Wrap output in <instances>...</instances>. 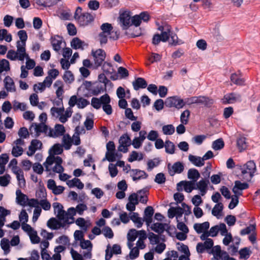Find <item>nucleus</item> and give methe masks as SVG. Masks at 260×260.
I'll return each mask as SVG.
<instances>
[{
	"instance_id": "f257e3e1",
	"label": "nucleus",
	"mask_w": 260,
	"mask_h": 260,
	"mask_svg": "<svg viewBox=\"0 0 260 260\" xmlns=\"http://www.w3.org/2000/svg\"><path fill=\"white\" fill-rule=\"evenodd\" d=\"M240 170L242 178L246 181H250L256 171V165L253 160H249L241 166Z\"/></svg>"
},
{
	"instance_id": "f03ea898",
	"label": "nucleus",
	"mask_w": 260,
	"mask_h": 260,
	"mask_svg": "<svg viewBox=\"0 0 260 260\" xmlns=\"http://www.w3.org/2000/svg\"><path fill=\"white\" fill-rule=\"evenodd\" d=\"M184 106H190L193 104H202L205 106L210 107L213 104V100L207 96H191L183 99Z\"/></svg>"
},
{
	"instance_id": "7ed1b4c3",
	"label": "nucleus",
	"mask_w": 260,
	"mask_h": 260,
	"mask_svg": "<svg viewBox=\"0 0 260 260\" xmlns=\"http://www.w3.org/2000/svg\"><path fill=\"white\" fill-rule=\"evenodd\" d=\"M17 51L14 50H9L7 54V57L11 60H15L18 59L20 61H23L24 58L27 57L28 58V55L26 53V49L24 47L19 46V44L16 45Z\"/></svg>"
},
{
	"instance_id": "20e7f679",
	"label": "nucleus",
	"mask_w": 260,
	"mask_h": 260,
	"mask_svg": "<svg viewBox=\"0 0 260 260\" xmlns=\"http://www.w3.org/2000/svg\"><path fill=\"white\" fill-rule=\"evenodd\" d=\"M91 55L93 58V66L95 69L101 66L105 59L106 54L104 50L99 49L96 50H92Z\"/></svg>"
},
{
	"instance_id": "39448f33",
	"label": "nucleus",
	"mask_w": 260,
	"mask_h": 260,
	"mask_svg": "<svg viewBox=\"0 0 260 260\" xmlns=\"http://www.w3.org/2000/svg\"><path fill=\"white\" fill-rule=\"evenodd\" d=\"M119 19V24L122 29H127L132 25L131 12L129 11H125L122 13H120Z\"/></svg>"
},
{
	"instance_id": "423d86ee",
	"label": "nucleus",
	"mask_w": 260,
	"mask_h": 260,
	"mask_svg": "<svg viewBox=\"0 0 260 260\" xmlns=\"http://www.w3.org/2000/svg\"><path fill=\"white\" fill-rule=\"evenodd\" d=\"M165 105L167 107H175L179 109L184 107L183 99L177 96L169 97L165 101Z\"/></svg>"
},
{
	"instance_id": "0eeeda50",
	"label": "nucleus",
	"mask_w": 260,
	"mask_h": 260,
	"mask_svg": "<svg viewBox=\"0 0 260 260\" xmlns=\"http://www.w3.org/2000/svg\"><path fill=\"white\" fill-rule=\"evenodd\" d=\"M183 187L184 190L188 193L196 189L195 182L191 181H181L177 184V190L179 191H182Z\"/></svg>"
},
{
	"instance_id": "6e6552de",
	"label": "nucleus",
	"mask_w": 260,
	"mask_h": 260,
	"mask_svg": "<svg viewBox=\"0 0 260 260\" xmlns=\"http://www.w3.org/2000/svg\"><path fill=\"white\" fill-rule=\"evenodd\" d=\"M151 229L152 230L159 234L163 233L164 231H166L170 236H171L170 231L172 228L167 223H162L159 222L154 223L151 225Z\"/></svg>"
},
{
	"instance_id": "1a4fd4ad",
	"label": "nucleus",
	"mask_w": 260,
	"mask_h": 260,
	"mask_svg": "<svg viewBox=\"0 0 260 260\" xmlns=\"http://www.w3.org/2000/svg\"><path fill=\"white\" fill-rule=\"evenodd\" d=\"M130 141V138L126 134L122 135L119 139L118 151L124 153L127 152L128 151L127 146L131 144Z\"/></svg>"
},
{
	"instance_id": "9d476101",
	"label": "nucleus",
	"mask_w": 260,
	"mask_h": 260,
	"mask_svg": "<svg viewBox=\"0 0 260 260\" xmlns=\"http://www.w3.org/2000/svg\"><path fill=\"white\" fill-rule=\"evenodd\" d=\"M65 132L66 130L63 125L56 124L54 126V129L49 128L48 136L52 138H57L61 136H64Z\"/></svg>"
},
{
	"instance_id": "9b49d317",
	"label": "nucleus",
	"mask_w": 260,
	"mask_h": 260,
	"mask_svg": "<svg viewBox=\"0 0 260 260\" xmlns=\"http://www.w3.org/2000/svg\"><path fill=\"white\" fill-rule=\"evenodd\" d=\"M241 101V95L235 92L228 93L224 95L223 98L221 99L222 103L223 104H233L236 102Z\"/></svg>"
},
{
	"instance_id": "f8f14e48",
	"label": "nucleus",
	"mask_w": 260,
	"mask_h": 260,
	"mask_svg": "<svg viewBox=\"0 0 260 260\" xmlns=\"http://www.w3.org/2000/svg\"><path fill=\"white\" fill-rule=\"evenodd\" d=\"M94 19V17L92 14L87 12L83 13V14L78 17V22L80 26H85L92 22Z\"/></svg>"
},
{
	"instance_id": "ddd939ff",
	"label": "nucleus",
	"mask_w": 260,
	"mask_h": 260,
	"mask_svg": "<svg viewBox=\"0 0 260 260\" xmlns=\"http://www.w3.org/2000/svg\"><path fill=\"white\" fill-rule=\"evenodd\" d=\"M171 164H169L168 168L169 170V174L171 176H174L175 174H180L181 173L184 169V165L180 161H177L175 162L173 166L170 167Z\"/></svg>"
},
{
	"instance_id": "4468645a",
	"label": "nucleus",
	"mask_w": 260,
	"mask_h": 260,
	"mask_svg": "<svg viewBox=\"0 0 260 260\" xmlns=\"http://www.w3.org/2000/svg\"><path fill=\"white\" fill-rule=\"evenodd\" d=\"M154 210L152 206H147L144 210L143 220L145 221L146 224L149 226L152 222V216Z\"/></svg>"
},
{
	"instance_id": "2eb2a0df",
	"label": "nucleus",
	"mask_w": 260,
	"mask_h": 260,
	"mask_svg": "<svg viewBox=\"0 0 260 260\" xmlns=\"http://www.w3.org/2000/svg\"><path fill=\"white\" fill-rule=\"evenodd\" d=\"M209 184V180H206L202 179L199 182H195L196 189H198L200 191L201 194L202 196H204L207 191L208 184Z\"/></svg>"
},
{
	"instance_id": "dca6fc26",
	"label": "nucleus",
	"mask_w": 260,
	"mask_h": 260,
	"mask_svg": "<svg viewBox=\"0 0 260 260\" xmlns=\"http://www.w3.org/2000/svg\"><path fill=\"white\" fill-rule=\"evenodd\" d=\"M13 173L16 175V178L18 182V186L20 188H23L25 187L26 182L24 177V173L21 169H17L15 168L13 169Z\"/></svg>"
},
{
	"instance_id": "f3484780",
	"label": "nucleus",
	"mask_w": 260,
	"mask_h": 260,
	"mask_svg": "<svg viewBox=\"0 0 260 260\" xmlns=\"http://www.w3.org/2000/svg\"><path fill=\"white\" fill-rule=\"evenodd\" d=\"M47 225L49 228L53 230H58L60 228L65 226L64 223H62L61 222L54 217H52L48 220Z\"/></svg>"
},
{
	"instance_id": "a211bd4d",
	"label": "nucleus",
	"mask_w": 260,
	"mask_h": 260,
	"mask_svg": "<svg viewBox=\"0 0 260 260\" xmlns=\"http://www.w3.org/2000/svg\"><path fill=\"white\" fill-rule=\"evenodd\" d=\"M132 174L131 176L133 178V180L135 181L146 179L148 177V174L144 171L139 169H132L131 170Z\"/></svg>"
},
{
	"instance_id": "6ab92c4d",
	"label": "nucleus",
	"mask_w": 260,
	"mask_h": 260,
	"mask_svg": "<svg viewBox=\"0 0 260 260\" xmlns=\"http://www.w3.org/2000/svg\"><path fill=\"white\" fill-rule=\"evenodd\" d=\"M34 125L35 126L34 128L36 133L37 136H39L41 133H44L48 135L49 128H48V126L45 124L44 123H41L38 124L36 123H32L30 128V131H31Z\"/></svg>"
},
{
	"instance_id": "aec40b11",
	"label": "nucleus",
	"mask_w": 260,
	"mask_h": 260,
	"mask_svg": "<svg viewBox=\"0 0 260 260\" xmlns=\"http://www.w3.org/2000/svg\"><path fill=\"white\" fill-rule=\"evenodd\" d=\"M249 187V185L246 182L242 183L240 181L237 180L235 182V185L232 189L233 192L235 194L239 196L242 195V192H239L238 190H242L246 189Z\"/></svg>"
},
{
	"instance_id": "412c9836",
	"label": "nucleus",
	"mask_w": 260,
	"mask_h": 260,
	"mask_svg": "<svg viewBox=\"0 0 260 260\" xmlns=\"http://www.w3.org/2000/svg\"><path fill=\"white\" fill-rule=\"evenodd\" d=\"M51 44L53 49L58 52L61 49V44L62 43V38L58 35L52 37L51 38Z\"/></svg>"
},
{
	"instance_id": "4be33fe9",
	"label": "nucleus",
	"mask_w": 260,
	"mask_h": 260,
	"mask_svg": "<svg viewBox=\"0 0 260 260\" xmlns=\"http://www.w3.org/2000/svg\"><path fill=\"white\" fill-rule=\"evenodd\" d=\"M134 89L138 90L140 88H145L147 86L146 81L143 78L138 77L133 82Z\"/></svg>"
},
{
	"instance_id": "5701e85b",
	"label": "nucleus",
	"mask_w": 260,
	"mask_h": 260,
	"mask_svg": "<svg viewBox=\"0 0 260 260\" xmlns=\"http://www.w3.org/2000/svg\"><path fill=\"white\" fill-rule=\"evenodd\" d=\"M5 87L8 91L15 92V86L13 80L10 76H7L4 80Z\"/></svg>"
},
{
	"instance_id": "b1692460",
	"label": "nucleus",
	"mask_w": 260,
	"mask_h": 260,
	"mask_svg": "<svg viewBox=\"0 0 260 260\" xmlns=\"http://www.w3.org/2000/svg\"><path fill=\"white\" fill-rule=\"evenodd\" d=\"M17 35L19 38L20 41H17L16 45H18V43L19 44V46L25 48L26 42L28 37L26 31L24 30H20L18 32Z\"/></svg>"
},
{
	"instance_id": "393cba45",
	"label": "nucleus",
	"mask_w": 260,
	"mask_h": 260,
	"mask_svg": "<svg viewBox=\"0 0 260 260\" xmlns=\"http://www.w3.org/2000/svg\"><path fill=\"white\" fill-rule=\"evenodd\" d=\"M241 74L239 72V73H233L231 76V81L238 85H243L245 83V79L241 78Z\"/></svg>"
},
{
	"instance_id": "a878e982",
	"label": "nucleus",
	"mask_w": 260,
	"mask_h": 260,
	"mask_svg": "<svg viewBox=\"0 0 260 260\" xmlns=\"http://www.w3.org/2000/svg\"><path fill=\"white\" fill-rule=\"evenodd\" d=\"M188 160L194 166L200 167L204 165L205 162L203 158L200 156L189 154L188 155Z\"/></svg>"
},
{
	"instance_id": "bb28decb",
	"label": "nucleus",
	"mask_w": 260,
	"mask_h": 260,
	"mask_svg": "<svg viewBox=\"0 0 260 260\" xmlns=\"http://www.w3.org/2000/svg\"><path fill=\"white\" fill-rule=\"evenodd\" d=\"M209 222L206 221L202 223H195L193 225V228L197 233L201 234L203 232H206L209 228Z\"/></svg>"
},
{
	"instance_id": "cd10ccee",
	"label": "nucleus",
	"mask_w": 260,
	"mask_h": 260,
	"mask_svg": "<svg viewBox=\"0 0 260 260\" xmlns=\"http://www.w3.org/2000/svg\"><path fill=\"white\" fill-rule=\"evenodd\" d=\"M129 218L138 228L142 227L144 221L143 220V218L139 216V214L138 213L133 212L132 215L129 216Z\"/></svg>"
},
{
	"instance_id": "c85d7f7f",
	"label": "nucleus",
	"mask_w": 260,
	"mask_h": 260,
	"mask_svg": "<svg viewBox=\"0 0 260 260\" xmlns=\"http://www.w3.org/2000/svg\"><path fill=\"white\" fill-rule=\"evenodd\" d=\"M187 177L191 180V181L196 182L200 177V174L199 171L196 169H190L188 171Z\"/></svg>"
},
{
	"instance_id": "c756f323",
	"label": "nucleus",
	"mask_w": 260,
	"mask_h": 260,
	"mask_svg": "<svg viewBox=\"0 0 260 260\" xmlns=\"http://www.w3.org/2000/svg\"><path fill=\"white\" fill-rule=\"evenodd\" d=\"M67 184L70 188L76 186L78 188L82 189L84 187V184L80 181L79 179L76 178H74L72 180H69L67 182Z\"/></svg>"
},
{
	"instance_id": "7c9ffc66",
	"label": "nucleus",
	"mask_w": 260,
	"mask_h": 260,
	"mask_svg": "<svg viewBox=\"0 0 260 260\" xmlns=\"http://www.w3.org/2000/svg\"><path fill=\"white\" fill-rule=\"evenodd\" d=\"M16 200L18 204L21 205H24L26 204V200H28L27 197L21 192L20 189H17L16 191Z\"/></svg>"
},
{
	"instance_id": "2f4dec72",
	"label": "nucleus",
	"mask_w": 260,
	"mask_h": 260,
	"mask_svg": "<svg viewBox=\"0 0 260 260\" xmlns=\"http://www.w3.org/2000/svg\"><path fill=\"white\" fill-rule=\"evenodd\" d=\"M68 214L67 212L63 210L56 215L58 220L61 222L62 223H64V226L67 224L72 223L69 221V217H68Z\"/></svg>"
},
{
	"instance_id": "473e14b6",
	"label": "nucleus",
	"mask_w": 260,
	"mask_h": 260,
	"mask_svg": "<svg viewBox=\"0 0 260 260\" xmlns=\"http://www.w3.org/2000/svg\"><path fill=\"white\" fill-rule=\"evenodd\" d=\"M237 146L240 152L245 150L247 147V144L245 137H240L237 140Z\"/></svg>"
},
{
	"instance_id": "72a5a7b5",
	"label": "nucleus",
	"mask_w": 260,
	"mask_h": 260,
	"mask_svg": "<svg viewBox=\"0 0 260 260\" xmlns=\"http://www.w3.org/2000/svg\"><path fill=\"white\" fill-rule=\"evenodd\" d=\"M165 147L166 153L171 154H173L175 153V145L170 140H166L165 141Z\"/></svg>"
},
{
	"instance_id": "f704fd0d",
	"label": "nucleus",
	"mask_w": 260,
	"mask_h": 260,
	"mask_svg": "<svg viewBox=\"0 0 260 260\" xmlns=\"http://www.w3.org/2000/svg\"><path fill=\"white\" fill-rule=\"evenodd\" d=\"M239 253L240 254L239 257L240 259H247L251 254V251L250 250L249 248L244 247L240 250Z\"/></svg>"
},
{
	"instance_id": "c9c22d12",
	"label": "nucleus",
	"mask_w": 260,
	"mask_h": 260,
	"mask_svg": "<svg viewBox=\"0 0 260 260\" xmlns=\"http://www.w3.org/2000/svg\"><path fill=\"white\" fill-rule=\"evenodd\" d=\"M84 42L82 41L78 38H74L71 42V47L74 49H83L82 45Z\"/></svg>"
},
{
	"instance_id": "e433bc0d",
	"label": "nucleus",
	"mask_w": 260,
	"mask_h": 260,
	"mask_svg": "<svg viewBox=\"0 0 260 260\" xmlns=\"http://www.w3.org/2000/svg\"><path fill=\"white\" fill-rule=\"evenodd\" d=\"M224 146V143L223 139L219 138L212 142V148L214 150H219L222 149Z\"/></svg>"
},
{
	"instance_id": "4c0bfd02",
	"label": "nucleus",
	"mask_w": 260,
	"mask_h": 260,
	"mask_svg": "<svg viewBox=\"0 0 260 260\" xmlns=\"http://www.w3.org/2000/svg\"><path fill=\"white\" fill-rule=\"evenodd\" d=\"M63 146L66 150H69L72 146V140L69 135H64L62 138Z\"/></svg>"
},
{
	"instance_id": "58836bf2",
	"label": "nucleus",
	"mask_w": 260,
	"mask_h": 260,
	"mask_svg": "<svg viewBox=\"0 0 260 260\" xmlns=\"http://www.w3.org/2000/svg\"><path fill=\"white\" fill-rule=\"evenodd\" d=\"M64 111V108L63 106L60 108H56L53 107L50 109V113L53 117L58 118L60 115L62 114Z\"/></svg>"
},
{
	"instance_id": "ea45409f",
	"label": "nucleus",
	"mask_w": 260,
	"mask_h": 260,
	"mask_svg": "<svg viewBox=\"0 0 260 260\" xmlns=\"http://www.w3.org/2000/svg\"><path fill=\"white\" fill-rule=\"evenodd\" d=\"M223 209V205L222 203L219 202L218 204H216L212 210V215L217 217L222 211Z\"/></svg>"
},
{
	"instance_id": "a19ab883",
	"label": "nucleus",
	"mask_w": 260,
	"mask_h": 260,
	"mask_svg": "<svg viewBox=\"0 0 260 260\" xmlns=\"http://www.w3.org/2000/svg\"><path fill=\"white\" fill-rule=\"evenodd\" d=\"M139 157V153L136 151H133L128 158V161L129 162H133L136 160L140 161L143 158V154L140 153V157Z\"/></svg>"
},
{
	"instance_id": "79ce46f5",
	"label": "nucleus",
	"mask_w": 260,
	"mask_h": 260,
	"mask_svg": "<svg viewBox=\"0 0 260 260\" xmlns=\"http://www.w3.org/2000/svg\"><path fill=\"white\" fill-rule=\"evenodd\" d=\"M62 78L64 82L68 84L72 83L74 80V75L70 71H65Z\"/></svg>"
},
{
	"instance_id": "37998d69",
	"label": "nucleus",
	"mask_w": 260,
	"mask_h": 260,
	"mask_svg": "<svg viewBox=\"0 0 260 260\" xmlns=\"http://www.w3.org/2000/svg\"><path fill=\"white\" fill-rule=\"evenodd\" d=\"M62 151V146L59 144H54L49 150V153L51 152L53 155L60 154Z\"/></svg>"
},
{
	"instance_id": "c03bdc74",
	"label": "nucleus",
	"mask_w": 260,
	"mask_h": 260,
	"mask_svg": "<svg viewBox=\"0 0 260 260\" xmlns=\"http://www.w3.org/2000/svg\"><path fill=\"white\" fill-rule=\"evenodd\" d=\"M162 131L164 135H171L175 132V127L172 124L165 125L162 126Z\"/></svg>"
},
{
	"instance_id": "a18cd8bd",
	"label": "nucleus",
	"mask_w": 260,
	"mask_h": 260,
	"mask_svg": "<svg viewBox=\"0 0 260 260\" xmlns=\"http://www.w3.org/2000/svg\"><path fill=\"white\" fill-rule=\"evenodd\" d=\"M102 31L101 33L110 35L113 29L112 25L109 23H104L100 27Z\"/></svg>"
},
{
	"instance_id": "49530a36",
	"label": "nucleus",
	"mask_w": 260,
	"mask_h": 260,
	"mask_svg": "<svg viewBox=\"0 0 260 260\" xmlns=\"http://www.w3.org/2000/svg\"><path fill=\"white\" fill-rule=\"evenodd\" d=\"M106 90L105 89V87L104 85H102L100 84H98L96 86L94 87L93 89H91V93L94 95H98L99 94L101 93L102 92L106 91Z\"/></svg>"
},
{
	"instance_id": "de8ad7c7",
	"label": "nucleus",
	"mask_w": 260,
	"mask_h": 260,
	"mask_svg": "<svg viewBox=\"0 0 260 260\" xmlns=\"http://www.w3.org/2000/svg\"><path fill=\"white\" fill-rule=\"evenodd\" d=\"M103 72L107 75L112 74L114 71V70L112 68V65L110 63L104 62L102 66Z\"/></svg>"
},
{
	"instance_id": "09e8293b",
	"label": "nucleus",
	"mask_w": 260,
	"mask_h": 260,
	"mask_svg": "<svg viewBox=\"0 0 260 260\" xmlns=\"http://www.w3.org/2000/svg\"><path fill=\"white\" fill-rule=\"evenodd\" d=\"M171 26L167 25V29L165 31H162L160 35L161 41L164 42H167L170 37V33L171 32Z\"/></svg>"
},
{
	"instance_id": "8fccbe9b",
	"label": "nucleus",
	"mask_w": 260,
	"mask_h": 260,
	"mask_svg": "<svg viewBox=\"0 0 260 260\" xmlns=\"http://www.w3.org/2000/svg\"><path fill=\"white\" fill-rule=\"evenodd\" d=\"M11 176L7 174L4 176H0V185L2 186H7L10 182Z\"/></svg>"
},
{
	"instance_id": "3c124183",
	"label": "nucleus",
	"mask_w": 260,
	"mask_h": 260,
	"mask_svg": "<svg viewBox=\"0 0 260 260\" xmlns=\"http://www.w3.org/2000/svg\"><path fill=\"white\" fill-rule=\"evenodd\" d=\"M239 196H240L235 194V195L231 197V201L229 205V209H233L238 205L239 203Z\"/></svg>"
},
{
	"instance_id": "603ef678",
	"label": "nucleus",
	"mask_w": 260,
	"mask_h": 260,
	"mask_svg": "<svg viewBox=\"0 0 260 260\" xmlns=\"http://www.w3.org/2000/svg\"><path fill=\"white\" fill-rule=\"evenodd\" d=\"M138 231L135 229H131L127 233V240L129 242H133L138 237Z\"/></svg>"
},
{
	"instance_id": "864d4df0",
	"label": "nucleus",
	"mask_w": 260,
	"mask_h": 260,
	"mask_svg": "<svg viewBox=\"0 0 260 260\" xmlns=\"http://www.w3.org/2000/svg\"><path fill=\"white\" fill-rule=\"evenodd\" d=\"M76 223L77 225L80 226L84 232H86L88 229V225L86 224L85 220L82 217H79L76 220Z\"/></svg>"
},
{
	"instance_id": "5fc2aeb1",
	"label": "nucleus",
	"mask_w": 260,
	"mask_h": 260,
	"mask_svg": "<svg viewBox=\"0 0 260 260\" xmlns=\"http://www.w3.org/2000/svg\"><path fill=\"white\" fill-rule=\"evenodd\" d=\"M159 164V158H155L153 159H149L147 161V170L151 171L154 167H157Z\"/></svg>"
},
{
	"instance_id": "6e6d98bb",
	"label": "nucleus",
	"mask_w": 260,
	"mask_h": 260,
	"mask_svg": "<svg viewBox=\"0 0 260 260\" xmlns=\"http://www.w3.org/2000/svg\"><path fill=\"white\" fill-rule=\"evenodd\" d=\"M10 64L9 61L5 59H3L0 61V73H2L3 71H9Z\"/></svg>"
},
{
	"instance_id": "4d7b16f0",
	"label": "nucleus",
	"mask_w": 260,
	"mask_h": 260,
	"mask_svg": "<svg viewBox=\"0 0 260 260\" xmlns=\"http://www.w3.org/2000/svg\"><path fill=\"white\" fill-rule=\"evenodd\" d=\"M190 116V111L188 110L184 111L180 116V121L182 124H186L188 121Z\"/></svg>"
},
{
	"instance_id": "13d9d810",
	"label": "nucleus",
	"mask_w": 260,
	"mask_h": 260,
	"mask_svg": "<svg viewBox=\"0 0 260 260\" xmlns=\"http://www.w3.org/2000/svg\"><path fill=\"white\" fill-rule=\"evenodd\" d=\"M161 58V55L159 54L152 52L148 58V60L150 63H153L154 62L159 61Z\"/></svg>"
},
{
	"instance_id": "bf43d9fd",
	"label": "nucleus",
	"mask_w": 260,
	"mask_h": 260,
	"mask_svg": "<svg viewBox=\"0 0 260 260\" xmlns=\"http://www.w3.org/2000/svg\"><path fill=\"white\" fill-rule=\"evenodd\" d=\"M116 155L117 153L115 152H106L105 158H103V161L107 159L109 162H113L116 160Z\"/></svg>"
},
{
	"instance_id": "052dcab7",
	"label": "nucleus",
	"mask_w": 260,
	"mask_h": 260,
	"mask_svg": "<svg viewBox=\"0 0 260 260\" xmlns=\"http://www.w3.org/2000/svg\"><path fill=\"white\" fill-rule=\"evenodd\" d=\"M102 233L104 235L109 239H111L114 236V234L112 229L109 226H105L102 230Z\"/></svg>"
},
{
	"instance_id": "680f3d73",
	"label": "nucleus",
	"mask_w": 260,
	"mask_h": 260,
	"mask_svg": "<svg viewBox=\"0 0 260 260\" xmlns=\"http://www.w3.org/2000/svg\"><path fill=\"white\" fill-rule=\"evenodd\" d=\"M211 164L209 163L204 168L203 172L202 173L204 179L209 180L210 175V170L211 169Z\"/></svg>"
},
{
	"instance_id": "e2e57ef3",
	"label": "nucleus",
	"mask_w": 260,
	"mask_h": 260,
	"mask_svg": "<svg viewBox=\"0 0 260 260\" xmlns=\"http://www.w3.org/2000/svg\"><path fill=\"white\" fill-rule=\"evenodd\" d=\"M1 246L5 253H8L10 251V242L8 240L4 238L3 239L1 240Z\"/></svg>"
},
{
	"instance_id": "0e129e2a",
	"label": "nucleus",
	"mask_w": 260,
	"mask_h": 260,
	"mask_svg": "<svg viewBox=\"0 0 260 260\" xmlns=\"http://www.w3.org/2000/svg\"><path fill=\"white\" fill-rule=\"evenodd\" d=\"M255 230V225L253 224H250L249 226L245 229H242L240 231V235L244 236L250 234L251 232Z\"/></svg>"
},
{
	"instance_id": "69168bd1",
	"label": "nucleus",
	"mask_w": 260,
	"mask_h": 260,
	"mask_svg": "<svg viewBox=\"0 0 260 260\" xmlns=\"http://www.w3.org/2000/svg\"><path fill=\"white\" fill-rule=\"evenodd\" d=\"M19 219L22 223H25L28 221V216L25 210H22L19 215Z\"/></svg>"
},
{
	"instance_id": "338daca9",
	"label": "nucleus",
	"mask_w": 260,
	"mask_h": 260,
	"mask_svg": "<svg viewBox=\"0 0 260 260\" xmlns=\"http://www.w3.org/2000/svg\"><path fill=\"white\" fill-rule=\"evenodd\" d=\"M206 136L205 135H197L192 138V142L198 145H201Z\"/></svg>"
},
{
	"instance_id": "774afa93",
	"label": "nucleus",
	"mask_w": 260,
	"mask_h": 260,
	"mask_svg": "<svg viewBox=\"0 0 260 260\" xmlns=\"http://www.w3.org/2000/svg\"><path fill=\"white\" fill-rule=\"evenodd\" d=\"M166 180V179L165 176L162 173H159L157 174L154 179V181L159 184L164 183Z\"/></svg>"
}]
</instances>
